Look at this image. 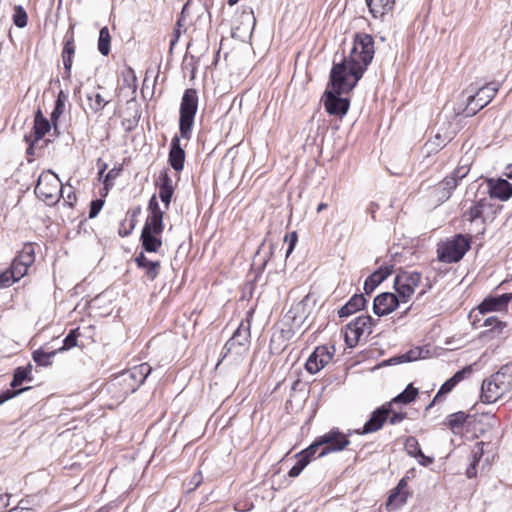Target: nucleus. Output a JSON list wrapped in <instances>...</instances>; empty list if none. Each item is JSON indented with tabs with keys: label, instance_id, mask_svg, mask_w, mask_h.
Masks as SVG:
<instances>
[{
	"label": "nucleus",
	"instance_id": "1",
	"mask_svg": "<svg viewBox=\"0 0 512 512\" xmlns=\"http://www.w3.org/2000/svg\"><path fill=\"white\" fill-rule=\"evenodd\" d=\"M358 82L347 74V65L345 60L334 63L330 71L329 85L330 90L324 92V107L328 114L343 117L347 114L350 107V100L341 97L343 93L352 91Z\"/></svg>",
	"mask_w": 512,
	"mask_h": 512
},
{
	"label": "nucleus",
	"instance_id": "2",
	"mask_svg": "<svg viewBox=\"0 0 512 512\" xmlns=\"http://www.w3.org/2000/svg\"><path fill=\"white\" fill-rule=\"evenodd\" d=\"M374 39L366 33H356L354 36L353 47L348 55L342 60L346 61L347 74L355 78L358 82L374 57Z\"/></svg>",
	"mask_w": 512,
	"mask_h": 512
},
{
	"label": "nucleus",
	"instance_id": "3",
	"mask_svg": "<svg viewBox=\"0 0 512 512\" xmlns=\"http://www.w3.org/2000/svg\"><path fill=\"white\" fill-rule=\"evenodd\" d=\"M199 97L194 88L184 91L179 108V134L175 135L170 142L169 151L184 150L181 147L180 138L190 140L194 126L195 116L198 111Z\"/></svg>",
	"mask_w": 512,
	"mask_h": 512
},
{
	"label": "nucleus",
	"instance_id": "4",
	"mask_svg": "<svg viewBox=\"0 0 512 512\" xmlns=\"http://www.w3.org/2000/svg\"><path fill=\"white\" fill-rule=\"evenodd\" d=\"M152 367L148 363H141L114 377L109 387L119 389L121 396L126 397L134 393L151 374Z\"/></svg>",
	"mask_w": 512,
	"mask_h": 512
},
{
	"label": "nucleus",
	"instance_id": "5",
	"mask_svg": "<svg viewBox=\"0 0 512 512\" xmlns=\"http://www.w3.org/2000/svg\"><path fill=\"white\" fill-rule=\"evenodd\" d=\"M34 192L47 205L53 206L64 197L65 187L58 175L48 170L38 177Z\"/></svg>",
	"mask_w": 512,
	"mask_h": 512
},
{
	"label": "nucleus",
	"instance_id": "6",
	"mask_svg": "<svg viewBox=\"0 0 512 512\" xmlns=\"http://www.w3.org/2000/svg\"><path fill=\"white\" fill-rule=\"evenodd\" d=\"M471 243L470 235L456 234L451 239L438 245L437 258L444 263H457L471 248Z\"/></svg>",
	"mask_w": 512,
	"mask_h": 512
},
{
	"label": "nucleus",
	"instance_id": "7",
	"mask_svg": "<svg viewBox=\"0 0 512 512\" xmlns=\"http://www.w3.org/2000/svg\"><path fill=\"white\" fill-rule=\"evenodd\" d=\"M500 84L497 82H490L484 84L478 89L474 95L468 97L466 107L463 109L465 117H472L477 114L481 109L487 106L498 92Z\"/></svg>",
	"mask_w": 512,
	"mask_h": 512
},
{
	"label": "nucleus",
	"instance_id": "8",
	"mask_svg": "<svg viewBox=\"0 0 512 512\" xmlns=\"http://www.w3.org/2000/svg\"><path fill=\"white\" fill-rule=\"evenodd\" d=\"M496 214L494 204L487 197H482L472 201L471 206L463 213V218L470 223L480 221L481 229L479 232H485V224L489 218H493Z\"/></svg>",
	"mask_w": 512,
	"mask_h": 512
},
{
	"label": "nucleus",
	"instance_id": "9",
	"mask_svg": "<svg viewBox=\"0 0 512 512\" xmlns=\"http://www.w3.org/2000/svg\"><path fill=\"white\" fill-rule=\"evenodd\" d=\"M250 338V321L242 320L233 335L225 343L222 350L223 357H226L230 353L241 355L242 353L246 352L250 345Z\"/></svg>",
	"mask_w": 512,
	"mask_h": 512
},
{
	"label": "nucleus",
	"instance_id": "10",
	"mask_svg": "<svg viewBox=\"0 0 512 512\" xmlns=\"http://www.w3.org/2000/svg\"><path fill=\"white\" fill-rule=\"evenodd\" d=\"M422 275L417 271L400 269L394 279V289L402 302H407L420 284Z\"/></svg>",
	"mask_w": 512,
	"mask_h": 512
},
{
	"label": "nucleus",
	"instance_id": "11",
	"mask_svg": "<svg viewBox=\"0 0 512 512\" xmlns=\"http://www.w3.org/2000/svg\"><path fill=\"white\" fill-rule=\"evenodd\" d=\"M483 194H488L490 199H498L501 201H507L512 197V184L503 178H487L481 183L478 189H481L483 186Z\"/></svg>",
	"mask_w": 512,
	"mask_h": 512
},
{
	"label": "nucleus",
	"instance_id": "12",
	"mask_svg": "<svg viewBox=\"0 0 512 512\" xmlns=\"http://www.w3.org/2000/svg\"><path fill=\"white\" fill-rule=\"evenodd\" d=\"M349 435H351V432L348 435H344L338 428H332L329 432L321 435L320 439L324 447L318 457L344 450L350 444Z\"/></svg>",
	"mask_w": 512,
	"mask_h": 512
},
{
	"label": "nucleus",
	"instance_id": "13",
	"mask_svg": "<svg viewBox=\"0 0 512 512\" xmlns=\"http://www.w3.org/2000/svg\"><path fill=\"white\" fill-rule=\"evenodd\" d=\"M391 412V403L383 404L371 413L369 419L365 422L361 430H355L354 432L357 434L365 435L380 430L384 423L388 420Z\"/></svg>",
	"mask_w": 512,
	"mask_h": 512
},
{
	"label": "nucleus",
	"instance_id": "14",
	"mask_svg": "<svg viewBox=\"0 0 512 512\" xmlns=\"http://www.w3.org/2000/svg\"><path fill=\"white\" fill-rule=\"evenodd\" d=\"M401 299L400 297L392 292H383L377 295L373 301V312L378 317L386 316L395 311Z\"/></svg>",
	"mask_w": 512,
	"mask_h": 512
},
{
	"label": "nucleus",
	"instance_id": "15",
	"mask_svg": "<svg viewBox=\"0 0 512 512\" xmlns=\"http://www.w3.org/2000/svg\"><path fill=\"white\" fill-rule=\"evenodd\" d=\"M333 353L334 350L331 352L326 346H318L307 359L306 370L310 374H316L331 361Z\"/></svg>",
	"mask_w": 512,
	"mask_h": 512
},
{
	"label": "nucleus",
	"instance_id": "16",
	"mask_svg": "<svg viewBox=\"0 0 512 512\" xmlns=\"http://www.w3.org/2000/svg\"><path fill=\"white\" fill-rule=\"evenodd\" d=\"M512 300V293H503L497 296H489L485 298L478 306L479 314L485 315L488 312L500 311L507 307Z\"/></svg>",
	"mask_w": 512,
	"mask_h": 512
},
{
	"label": "nucleus",
	"instance_id": "17",
	"mask_svg": "<svg viewBox=\"0 0 512 512\" xmlns=\"http://www.w3.org/2000/svg\"><path fill=\"white\" fill-rule=\"evenodd\" d=\"M393 272V266H380L364 281L363 290L366 295H371L375 289L386 280Z\"/></svg>",
	"mask_w": 512,
	"mask_h": 512
},
{
	"label": "nucleus",
	"instance_id": "18",
	"mask_svg": "<svg viewBox=\"0 0 512 512\" xmlns=\"http://www.w3.org/2000/svg\"><path fill=\"white\" fill-rule=\"evenodd\" d=\"M505 394L504 390L493 381L492 376L482 382L480 398L483 403H494Z\"/></svg>",
	"mask_w": 512,
	"mask_h": 512
},
{
	"label": "nucleus",
	"instance_id": "19",
	"mask_svg": "<svg viewBox=\"0 0 512 512\" xmlns=\"http://www.w3.org/2000/svg\"><path fill=\"white\" fill-rule=\"evenodd\" d=\"M365 293L354 294L339 310L338 316L340 318L348 317L358 311L365 309L368 301Z\"/></svg>",
	"mask_w": 512,
	"mask_h": 512
},
{
	"label": "nucleus",
	"instance_id": "20",
	"mask_svg": "<svg viewBox=\"0 0 512 512\" xmlns=\"http://www.w3.org/2000/svg\"><path fill=\"white\" fill-rule=\"evenodd\" d=\"M135 263L138 268L145 271V276L149 280L153 281L158 277L161 266L160 261L149 260L142 251L135 257Z\"/></svg>",
	"mask_w": 512,
	"mask_h": 512
},
{
	"label": "nucleus",
	"instance_id": "21",
	"mask_svg": "<svg viewBox=\"0 0 512 512\" xmlns=\"http://www.w3.org/2000/svg\"><path fill=\"white\" fill-rule=\"evenodd\" d=\"M52 129L51 121L48 120L38 108L34 115L33 134L34 141H40Z\"/></svg>",
	"mask_w": 512,
	"mask_h": 512
},
{
	"label": "nucleus",
	"instance_id": "22",
	"mask_svg": "<svg viewBox=\"0 0 512 512\" xmlns=\"http://www.w3.org/2000/svg\"><path fill=\"white\" fill-rule=\"evenodd\" d=\"M493 381L508 393L512 389V363L503 365L496 373L492 375Z\"/></svg>",
	"mask_w": 512,
	"mask_h": 512
},
{
	"label": "nucleus",
	"instance_id": "23",
	"mask_svg": "<svg viewBox=\"0 0 512 512\" xmlns=\"http://www.w3.org/2000/svg\"><path fill=\"white\" fill-rule=\"evenodd\" d=\"M369 12L374 18H380L391 12L395 0H365Z\"/></svg>",
	"mask_w": 512,
	"mask_h": 512
},
{
	"label": "nucleus",
	"instance_id": "24",
	"mask_svg": "<svg viewBox=\"0 0 512 512\" xmlns=\"http://www.w3.org/2000/svg\"><path fill=\"white\" fill-rule=\"evenodd\" d=\"M161 234L141 231L140 242L143 252L157 253L162 247Z\"/></svg>",
	"mask_w": 512,
	"mask_h": 512
},
{
	"label": "nucleus",
	"instance_id": "25",
	"mask_svg": "<svg viewBox=\"0 0 512 512\" xmlns=\"http://www.w3.org/2000/svg\"><path fill=\"white\" fill-rule=\"evenodd\" d=\"M457 186L456 180L448 175L438 183L434 192L439 201L445 202L452 196V193Z\"/></svg>",
	"mask_w": 512,
	"mask_h": 512
},
{
	"label": "nucleus",
	"instance_id": "26",
	"mask_svg": "<svg viewBox=\"0 0 512 512\" xmlns=\"http://www.w3.org/2000/svg\"><path fill=\"white\" fill-rule=\"evenodd\" d=\"M74 55H75L74 32H73V26H71L64 38V46H63V50H62V54H61L63 66H72Z\"/></svg>",
	"mask_w": 512,
	"mask_h": 512
},
{
	"label": "nucleus",
	"instance_id": "27",
	"mask_svg": "<svg viewBox=\"0 0 512 512\" xmlns=\"http://www.w3.org/2000/svg\"><path fill=\"white\" fill-rule=\"evenodd\" d=\"M307 300L308 296L293 304L286 313L285 318L289 319L293 324L299 325L303 323L306 318Z\"/></svg>",
	"mask_w": 512,
	"mask_h": 512
},
{
	"label": "nucleus",
	"instance_id": "28",
	"mask_svg": "<svg viewBox=\"0 0 512 512\" xmlns=\"http://www.w3.org/2000/svg\"><path fill=\"white\" fill-rule=\"evenodd\" d=\"M480 326L488 327L489 329L481 332V338H494L499 335L506 327V323L500 321L497 317L491 316L484 319Z\"/></svg>",
	"mask_w": 512,
	"mask_h": 512
},
{
	"label": "nucleus",
	"instance_id": "29",
	"mask_svg": "<svg viewBox=\"0 0 512 512\" xmlns=\"http://www.w3.org/2000/svg\"><path fill=\"white\" fill-rule=\"evenodd\" d=\"M32 369L33 367L30 363L27 366H19L14 369L13 378L10 382V386L13 388V390H17L16 388L23 382H31L33 380Z\"/></svg>",
	"mask_w": 512,
	"mask_h": 512
},
{
	"label": "nucleus",
	"instance_id": "30",
	"mask_svg": "<svg viewBox=\"0 0 512 512\" xmlns=\"http://www.w3.org/2000/svg\"><path fill=\"white\" fill-rule=\"evenodd\" d=\"M378 320L374 319L370 315H360L348 323V327H355L356 330H360V333L367 332L371 334L373 327L377 324Z\"/></svg>",
	"mask_w": 512,
	"mask_h": 512
},
{
	"label": "nucleus",
	"instance_id": "31",
	"mask_svg": "<svg viewBox=\"0 0 512 512\" xmlns=\"http://www.w3.org/2000/svg\"><path fill=\"white\" fill-rule=\"evenodd\" d=\"M469 418V415L463 411H458L450 414L446 419V425L451 429L454 434L461 433L463 429V425L466 420Z\"/></svg>",
	"mask_w": 512,
	"mask_h": 512
},
{
	"label": "nucleus",
	"instance_id": "32",
	"mask_svg": "<svg viewBox=\"0 0 512 512\" xmlns=\"http://www.w3.org/2000/svg\"><path fill=\"white\" fill-rule=\"evenodd\" d=\"M418 395V389L413 384H408L406 388L395 396L389 403L391 406L394 404H410L413 402Z\"/></svg>",
	"mask_w": 512,
	"mask_h": 512
},
{
	"label": "nucleus",
	"instance_id": "33",
	"mask_svg": "<svg viewBox=\"0 0 512 512\" xmlns=\"http://www.w3.org/2000/svg\"><path fill=\"white\" fill-rule=\"evenodd\" d=\"M14 260L30 267L35 261V248L33 243H25Z\"/></svg>",
	"mask_w": 512,
	"mask_h": 512
},
{
	"label": "nucleus",
	"instance_id": "34",
	"mask_svg": "<svg viewBox=\"0 0 512 512\" xmlns=\"http://www.w3.org/2000/svg\"><path fill=\"white\" fill-rule=\"evenodd\" d=\"M58 353L57 349L46 352L39 348L32 352V359L38 366L48 367L52 365V358Z\"/></svg>",
	"mask_w": 512,
	"mask_h": 512
},
{
	"label": "nucleus",
	"instance_id": "35",
	"mask_svg": "<svg viewBox=\"0 0 512 512\" xmlns=\"http://www.w3.org/2000/svg\"><path fill=\"white\" fill-rule=\"evenodd\" d=\"M409 495V492H403L401 490H398V487H395L394 489L391 490L388 496L387 506L392 508H399L407 502Z\"/></svg>",
	"mask_w": 512,
	"mask_h": 512
},
{
	"label": "nucleus",
	"instance_id": "36",
	"mask_svg": "<svg viewBox=\"0 0 512 512\" xmlns=\"http://www.w3.org/2000/svg\"><path fill=\"white\" fill-rule=\"evenodd\" d=\"M421 349L416 347L414 349H410L409 351L390 358L387 362L389 365H396L400 363L412 362L421 357Z\"/></svg>",
	"mask_w": 512,
	"mask_h": 512
},
{
	"label": "nucleus",
	"instance_id": "37",
	"mask_svg": "<svg viewBox=\"0 0 512 512\" xmlns=\"http://www.w3.org/2000/svg\"><path fill=\"white\" fill-rule=\"evenodd\" d=\"M111 36L107 26H104L99 31L97 48L100 54L107 56L110 53Z\"/></svg>",
	"mask_w": 512,
	"mask_h": 512
},
{
	"label": "nucleus",
	"instance_id": "38",
	"mask_svg": "<svg viewBox=\"0 0 512 512\" xmlns=\"http://www.w3.org/2000/svg\"><path fill=\"white\" fill-rule=\"evenodd\" d=\"M88 106L92 113H100L109 101L105 100L99 93H87Z\"/></svg>",
	"mask_w": 512,
	"mask_h": 512
},
{
	"label": "nucleus",
	"instance_id": "39",
	"mask_svg": "<svg viewBox=\"0 0 512 512\" xmlns=\"http://www.w3.org/2000/svg\"><path fill=\"white\" fill-rule=\"evenodd\" d=\"M185 159V150L169 151L168 163L176 172L179 173L184 169Z\"/></svg>",
	"mask_w": 512,
	"mask_h": 512
},
{
	"label": "nucleus",
	"instance_id": "40",
	"mask_svg": "<svg viewBox=\"0 0 512 512\" xmlns=\"http://www.w3.org/2000/svg\"><path fill=\"white\" fill-rule=\"evenodd\" d=\"M163 230V217L147 216L142 231L162 234Z\"/></svg>",
	"mask_w": 512,
	"mask_h": 512
},
{
	"label": "nucleus",
	"instance_id": "41",
	"mask_svg": "<svg viewBox=\"0 0 512 512\" xmlns=\"http://www.w3.org/2000/svg\"><path fill=\"white\" fill-rule=\"evenodd\" d=\"M80 336L79 328L71 329L66 337L63 339V345L57 349L59 353L68 351L78 345V338Z\"/></svg>",
	"mask_w": 512,
	"mask_h": 512
},
{
	"label": "nucleus",
	"instance_id": "42",
	"mask_svg": "<svg viewBox=\"0 0 512 512\" xmlns=\"http://www.w3.org/2000/svg\"><path fill=\"white\" fill-rule=\"evenodd\" d=\"M476 445L477 446H482L483 443L479 442ZM482 455H483V448L482 447H480L477 451L473 452L472 461H471L470 465L468 466V468L466 469V476H467V478L471 479V478H474L477 475V466H478V463H479L480 459L482 458Z\"/></svg>",
	"mask_w": 512,
	"mask_h": 512
},
{
	"label": "nucleus",
	"instance_id": "43",
	"mask_svg": "<svg viewBox=\"0 0 512 512\" xmlns=\"http://www.w3.org/2000/svg\"><path fill=\"white\" fill-rule=\"evenodd\" d=\"M470 165L471 163L469 162V159L465 160L464 158H461L458 167L455 168L449 175L450 177H453L454 180H456L457 185L463 178L468 175L470 171Z\"/></svg>",
	"mask_w": 512,
	"mask_h": 512
},
{
	"label": "nucleus",
	"instance_id": "44",
	"mask_svg": "<svg viewBox=\"0 0 512 512\" xmlns=\"http://www.w3.org/2000/svg\"><path fill=\"white\" fill-rule=\"evenodd\" d=\"M470 165L471 163L469 162V159L465 160L464 158H461L458 167L455 168L449 175L450 177H453L454 180H456L457 185L463 178L468 175L470 171Z\"/></svg>",
	"mask_w": 512,
	"mask_h": 512
},
{
	"label": "nucleus",
	"instance_id": "45",
	"mask_svg": "<svg viewBox=\"0 0 512 512\" xmlns=\"http://www.w3.org/2000/svg\"><path fill=\"white\" fill-rule=\"evenodd\" d=\"M470 165L471 163L469 162V159L465 160L464 158H461L458 167L455 168L449 175L450 177H453L454 180H456L457 185L463 178L468 175L470 171Z\"/></svg>",
	"mask_w": 512,
	"mask_h": 512
},
{
	"label": "nucleus",
	"instance_id": "46",
	"mask_svg": "<svg viewBox=\"0 0 512 512\" xmlns=\"http://www.w3.org/2000/svg\"><path fill=\"white\" fill-rule=\"evenodd\" d=\"M297 461L294 466L289 470L288 475L289 477L295 478L300 475V473L304 470V468L311 462L307 458V456H304L300 452L295 455Z\"/></svg>",
	"mask_w": 512,
	"mask_h": 512
},
{
	"label": "nucleus",
	"instance_id": "47",
	"mask_svg": "<svg viewBox=\"0 0 512 512\" xmlns=\"http://www.w3.org/2000/svg\"><path fill=\"white\" fill-rule=\"evenodd\" d=\"M13 23L18 28H24L28 24V15L21 5L14 7V14L12 16Z\"/></svg>",
	"mask_w": 512,
	"mask_h": 512
},
{
	"label": "nucleus",
	"instance_id": "48",
	"mask_svg": "<svg viewBox=\"0 0 512 512\" xmlns=\"http://www.w3.org/2000/svg\"><path fill=\"white\" fill-rule=\"evenodd\" d=\"M361 336L362 334L360 333V330H356L355 327H348V324L346 325L344 340L348 347H356Z\"/></svg>",
	"mask_w": 512,
	"mask_h": 512
},
{
	"label": "nucleus",
	"instance_id": "49",
	"mask_svg": "<svg viewBox=\"0 0 512 512\" xmlns=\"http://www.w3.org/2000/svg\"><path fill=\"white\" fill-rule=\"evenodd\" d=\"M455 386H456V384L453 382V380L451 378L447 379L440 386V389L438 390L437 394L435 395V397L433 398L431 403L426 407V410L430 409L440 399V397L450 393L454 389Z\"/></svg>",
	"mask_w": 512,
	"mask_h": 512
},
{
	"label": "nucleus",
	"instance_id": "50",
	"mask_svg": "<svg viewBox=\"0 0 512 512\" xmlns=\"http://www.w3.org/2000/svg\"><path fill=\"white\" fill-rule=\"evenodd\" d=\"M404 448L408 455L415 458L422 452L418 440L414 436H409L406 438L404 442Z\"/></svg>",
	"mask_w": 512,
	"mask_h": 512
},
{
	"label": "nucleus",
	"instance_id": "51",
	"mask_svg": "<svg viewBox=\"0 0 512 512\" xmlns=\"http://www.w3.org/2000/svg\"><path fill=\"white\" fill-rule=\"evenodd\" d=\"M140 212H141L140 206H138L135 209H133L132 211L128 212V214L130 215L129 226H128V229H126L124 231H122V229H119L118 233L121 237H127L131 234V232L135 228V225L137 222V217L139 216Z\"/></svg>",
	"mask_w": 512,
	"mask_h": 512
},
{
	"label": "nucleus",
	"instance_id": "52",
	"mask_svg": "<svg viewBox=\"0 0 512 512\" xmlns=\"http://www.w3.org/2000/svg\"><path fill=\"white\" fill-rule=\"evenodd\" d=\"M29 267H26V265L13 260L11 263V266L9 270L13 273L14 277L17 281H19L23 276H25L28 272Z\"/></svg>",
	"mask_w": 512,
	"mask_h": 512
},
{
	"label": "nucleus",
	"instance_id": "53",
	"mask_svg": "<svg viewBox=\"0 0 512 512\" xmlns=\"http://www.w3.org/2000/svg\"><path fill=\"white\" fill-rule=\"evenodd\" d=\"M30 389L31 387L27 386L19 388L18 390L7 389L5 391L0 392V405Z\"/></svg>",
	"mask_w": 512,
	"mask_h": 512
},
{
	"label": "nucleus",
	"instance_id": "54",
	"mask_svg": "<svg viewBox=\"0 0 512 512\" xmlns=\"http://www.w3.org/2000/svg\"><path fill=\"white\" fill-rule=\"evenodd\" d=\"M174 194V187H160L159 186V197L165 208L168 209Z\"/></svg>",
	"mask_w": 512,
	"mask_h": 512
},
{
	"label": "nucleus",
	"instance_id": "55",
	"mask_svg": "<svg viewBox=\"0 0 512 512\" xmlns=\"http://www.w3.org/2000/svg\"><path fill=\"white\" fill-rule=\"evenodd\" d=\"M148 216L163 217L164 212L160 209L156 195H153L148 202Z\"/></svg>",
	"mask_w": 512,
	"mask_h": 512
},
{
	"label": "nucleus",
	"instance_id": "56",
	"mask_svg": "<svg viewBox=\"0 0 512 512\" xmlns=\"http://www.w3.org/2000/svg\"><path fill=\"white\" fill-rule=\"evenodd\" d=\"M321 446H323V443L320 437H318L312 444H310L306 449L302 450L300 453L303 454L304 456H307L309 460H312L315 453Z\"/></svg>",
	"mask_w": 512,
	"mask_h": 512
},
{
	"label": "nucleus",
	"instance_id": "57",
	"mask_svg": "<svg viewBox=\"0 0 512 512\" xmlns=\"http://www.w3.org/2000/svg\"><path fill=\"white\" fill-rule=\"evenodd\" d=\"M15 282L17 280L9 269L0 273V288L10 287Z\"/></svg>",
	"mask_w": 512,
	"mask_h": 512
},
{
	"label": "nucleus",
	"instance_id": "58",
	"mask_svg": "<svg viewBox=\"0 0 512 512\" xmlns=\"http://www.w3.org/2000/svg\"><path fill=\"white\" fill-rule=\"evenodd\" d=\"M267 264V260L265 259L263 261V263L259 266L258 268V272L257 274L254 276L253 280L251 281H248L245 286H244V293H249L250 296H252L253 294V290H254V287H255V282L257 281L258 279V276L263 272V270L265 269V266Z\"/></svg>",
	"mask_w": 512,
	"mask_h": 512
},
{
	"label": "nucleus",
	"instance_id": "59",
	"mask_svg": "<svg viewBox=\"0 0 512 512\" xmlns=\"http://www.w3.org/2000/svg\"><path fill=\"white\" fill-rule=\"evenodd\" d=\"M103 206H104L103 199L97 198L95 200H92L90 203V208H89V218L90 219L95 218L99 214V212L101 211Z\"/></svg>",
	"mask_w": 512,
	"mask_h": 512
},
{
	"label": "nucleus",
	"instance_id": "60",
	"mask_svg": "<svg viewBox=\"0 0 512 512\" xmlns=\"http://www.w3.org/2000/svg\"><path fill=\"white\" fill-rule=\"evenodd\" d=\"M24 141L28 145V147L26 149V154L28 156L27 161L28 162H33V159L31 157L34 156V154H35V145L39 141H34V138H32V135H25L24 136Z\"/></svg>",
	"mask_w": 512,
	"mask_h": 512
},
{
	"label": "nucleus",
	"instance_id": "61",
	"mask_svg": "<svg viewBox=\"0 0 512 512\" xmlns=\"http://www.w3.org/2000/svg\"><path fill=\"white\" fill-rule=\"evenodd\" d=\"M473 369L471 365H467L462 369L458 370L452 377H450L453 382L457 385L461 382L465 377L472 373Z\"/></svg>",
	"mask_w": 512,
	"mask_h": 512
},
{
	"label": "nucleus",
	"instance_id": "62",
	"mask_svg": "<svg viewBox=\"0 0 512 512\" xmlns=\"http://www.w3.org/2000/svg\"><path fill=\"white\" fill-rule=\"evenodd\" d=\"M285 241H288V248L286 251V257H289V255L293 252L295 245L298 241V235L295 231L287 234L285 236Z\"/></svg>",
	"mask_w": 512,
	"mask_h": 512
},
{
	"label": "nucleus",
	"instance_id": "63",
	"mask_svg": "<svg viewBox=\"0 0 512 512\" xmlns=\"http://www.w3.org/2000/svg\"><path fill=\"white\" fill-rule=\"evenodd\" d=\"M65 110V107L62 106V103H59L58 105L55 104L54 105V108L51 112V115H50V121L51 122H58L60 116L63 114Z\"/></svg>",
	"mask_w": 512,
	"mask_h": 512
},
{
	"label": "nucleus",
	"instance_id": "64",
	"mask_svg": "<svg viewBox=\"0 0 512 512\" xmlns=\"http://www.w3.org/2000/svg\"><path fill=\"white\" fill-rule=\"evenodd\" d=\"M159 180H160V184H159L160 187H173L172 179L167 170H163L160 172Z\"/></svg>",
	"mask_w": 512,
	"mask_h": 512
}]
</instances>
